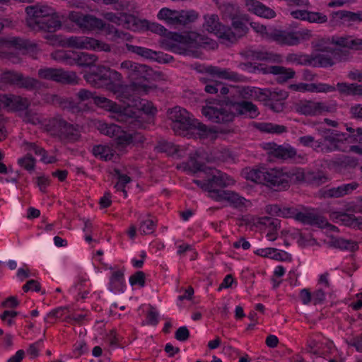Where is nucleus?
I'll return each mask as SVG.
<instances>
[{"mask_svg":"<svg viewBox=\"0 0 362 362\" xmlns=\"http://www.w3.org/2000/svg\"><path fill=\"white\" fill-rule=\"evenodd\" d=\"M218 106L206 105L202 107V113L214 123L226 124L235 117L255 119L259 115L257 106L250 100L226 97Z\"/></svg>","mask_w":362,"mask_h":362,"instance_id":"nucleus-1","label":"nucleus"},{"mask_svg":"<svg viewBox=\"0 0 362 362\" xmlns=\"http://www.w3.org/2000/svg\"><path fill=\"white\" fill-rule=\"evenodd\" d=\"M27 25L35 31L54 33L62 27L59 16L47 6H30L26 7Z\"/></svg>","mask_w":362,"mask_h":362,"instance_id":"nucleus-2","label":"nucleus"},{"mask_svg":"<svg viewBox=\"0 0 362 362\" xmlns=\"http://www.w3.org/2000/svg\"><path fill=\"white\" fill-rule=\"evenodd\" d=\"M168 117L172 121V128L177 134L187 132L192 134H196L199 138H205L211 130L204 124L197 119H191L189 113L180 107H175L168 111Z\"/></svg>","mask_w":362,"mask_h":362,"instance_id":"nucleus-3","label":"nucleus"},{"mask_svg":"<svg viewBox=\"0 0 362 362\" xmlns=\"http://www.w3.org/2000/svg\"><path fill=\"white\" fill-rule=\"evenodd\" d=\"M198 16V13L193 10L177 11L168 8H163L158 13L160 20H163L167 24L175 27L193 23Z\"/></svg>","mask_w":362,"mask_h":362,"instance_id":"nucleus-4","label":"nucleus"},{"mask_svg":"<svg viewBox=\"0 0 362 362\" xmlns=\"http://www.w3.org/2000/svg\"><path fill=\"white\" fill-rule=\"evenodd\" d=\"M322 140H317L314 150L317 152L329 153L340 150V144L348 140L346 135L336 130L324 128L319 129Z\"/></svg>","mask_w":362,"mask_h":362,"instance_id":"nucleus-5","label":"nucleus"},{"mask_svg":"<svg viewBox=\"0 0 362 362\" xmlns=\"http://www.w3.org/2000/svg\"><path fill=\"white\" fill-rule=\"evenodd\" d=\"M47 130L62 141H74L79 137L78 129L74 124L69 123L62 117H54L47 124Z\"/></svg>","mask_w":362,"mask_h":362,"instance_id":"nucleus-6","label":"nucleus"},{"mask_svg":"<svg viewBox=\"0 0 362 362\" xmlns=\"http://www.w3.org/2000/svg\"><path fill=\"white\" fill-rule=\"evenodd\" d=\"M68 18L83 31H100L105 26V23L102 19L93 15L83 13L80 11H70Z\"/></svg>","mask_w":362,"mask_h":362,"instance_id":"nucleus-7","label":"nucleus"},{"mask_svg":"<svg viewBox=\"0 0 362 362\" xmlns=\"http://www.w3.org/2000/svg\"><path fill=\"white\" fill-rule=\"evenodd\" d=\"M119 69L134 83L147 80L151 75L152 69L148 66L125 60L120 64Z\"/></svg>","mask_w":362,"mask_h":362,"instance_id":"nucleus-8","label":"nucleus"},{"mask_svg":"<svg viewBox=\"0 0 362 362\" xmlns=\"http://www.w3.org/2000/svg\"><path fill=\"white\" fill-rule=\"evenodd\" d=\"M272 36L278 44L293 46L298 45L301 41L308 40L311 37V32L307 29L296 32L281 30L275 31Z\"/></svg>","mask_w":362,"mask_h":362,"instance_id":"nucleus-9","label":"nucleus"},{"mask_svg":"<svg viewBox=\"0 0 362 362\" xmlns=\"http://www.w3.org/2000/svg\"><path fill=\"white\" fill-rule=\"evenodd\" d=\"M38 76L44 79L66 84L77 83L78 79L75 72L54 68L40 69L38 70Z\"/></svg>","mask_w":362,"mask_h":362,"instance_id":"nucleus-10","label":"nucleus"},{"mask_svg":"<svg viewBox=\"0 0 362 362\" xmlns=\"http://www.w3.org/2000/svg\"><path fill=\"white\" fill-rule=\"evenodd\" d=\"M38 76L44 79L66 84L77 83L78 79L75 72L54 68L40 69L38 70Z\"/></svg>","mask_w":362,"mask_h":362,"instance_id":"nucleus-11","label":"nucleus"},{"mask_svg":"<svg viewBox=\"0 0 362 362\" xmlns=\"http://www.w3.org/2000/svg\"><path fill=\"white\" fill-rule=\"evenodd\" d=\"M263 179V185L274 191L280 192L288 189L287 176L282 169H266Z\"/></svg>","mask_w":362,"mask_h":362,"instance_id":"nucleus-12","label":"nucleus"},{"mask_svg":"<svg viewBox=\"0 0 362 362\" xmlns=\"http://www.w3.org/2000/svg\"><path fill=\"white\" fill-rule=\"evenodd\" d=\"M211 171V177L208 179L209 197L211 199L213 192H224V187L233 184L234 180L228 176L226 173L216 169H209Z\"/></svg>","mask_w":362,"mask_h":362,"instance_id":"nucleus-13","label":"nucleus"},{"mask_svg":"<svg viewBox=\"0 0 362 362\" xmlns=\"http://www.w3.org/2000/svg\"><path fill=\"white\" fill-rule=\"evenodd\" d=\"M84 79L92 86L100 88H108L107 66L99 65L84 74Z\"/></svg>","mask_w":362,"mask_h":362,"instance_id":"nucleus-14","label":"nucleus"},{"mask_svg":"<svg viewBox=\"0 0 362 362\" xmlns=\"http://www.w3.org/2000/svg\"><path fill=\"white\" fill-rule=\"evenodd\" d=\"M0 104L4 108L13 112H22L30 106L28 98L16 95H0Z\"/></svg>","mask_w":362,"mask_h":362,"instance_id":"nucleus-15","label":"nucleus"},{"mask_svg":"<svg viewBox=\"0 0 362 362\" xmlns=\"http://www.w3.org/2000/svg\"><path fill=\"white\" fill-rule=\"evenodd\" d=\"M211 199L216 202H227L235 209L244 207L246 202L245 198L231 190L213 192Z\"/></svg>","mask_w":362,"mask_h":362,"instance_id":"nucleus-16","label":"nucleus"},{"mask_svg":"<svg viewBox=\"0 0 362 362\" xmlns=\"http://www.w3.org/2000/svg\"><path fill=\"white\" fill-rule=\"evenodd\" d=\"M205 71L211 76L233 82H243L245 81L244 76L232 71L229 69H221L215 66H209L205 68Z\"/></svg>","mask_w":362,"mask_h":362,"instance_id":"nucleus-17","label":"nucleus"},{"mask_svg":"<svg viewBox=\"0 0 362 362\" xmlns=\"http://www.w3.org/2000/svg\"><path fill=\"white\" fill-rule=\"evenodd\" d=\"M232 25L234 31H232L230 28L226 27L224 41L233 43L245 35L248 28L243 19L239 17H235L232 20Z\"/></svg>","mask_w":362,"mask_h":362,"instance_id":"nucleus-18","label":"nucleus"},{"mask_svg":"<svg viewBox=\"0 0 362 362\" xmlns=\"http://www.w3.org/2000/svg\"><path fill=\"white\" fill-rule=\"evenodd\" d=\"M358 164L356 158L349 156H341L335 159L330 160L328 165L337 173H343L345 170L354 169Z\"/></svg>","mask_w":362,"mask_h":362,"instance_id":"nucleus-19","label":"nucleus"},{"mask_svg":"<svg viewBox=\"0 0 362 362\" xmlns=\"http://www.w3.org/2000/svg\"><path fill=\"white\" fill-rule=\"evenodd\" d=\"M241 55L246 59H257L274 63H279L281 62V56L280 54L260 50H254L250 48L243 51Z\"/></svg>","mask_w":362,"mask_h":362,"instance_id":"nucleus-20","label":"nucleus"},{"mask_svg":"<svg viewBox=\"0 0 362 362\" xmlns=\"http://www.w3.org/2000/svg\"><path fill=\"white\" fill-rule=\"evenodd\" d=\"M104 18L114 23L119 25H122L127 29H133L138 25V18L133 15L127 14L125 13L117 15L112 12H108L104 14Z\"/></svg>","mask_w":362,"mask_h":362,"instance_id":"nucleus-21","label":"nucleus"},{"mask_svg":"<svg viewBox=\"0 0 362 362\" xmlns=\"http://www.w3.org/2000/svg\"><path fill=\"white\" fill-rule=\"evenodd\" d=\"M296 221L306 225L324 227L327 224L326 218L314 210L298 212L296 214Z\"/></svg>","mask_w":362,"mask_h":362,"instance_id":"nucleus-22","label":"nucleus"},{"mask_svg":"<svg viewBox=\"0 0 362 362\" xmlns=\"http://www.w3.org/2000/svg\"><path fill=\"white\" fill-rule=\"evenodd\" d=\"M126 47L129 52L134 53L147 59H152L158 62H164L165 63H168L170 61L169 59L163 57L162 52H158L148 48L130 44H126Z\"/></svg>","mask_w":362,"mask_h":362,"instance_id":"nucleus-23","label":"nucleus"},{"mask_svg":"<svg viewBox=\"0 0 362 362\" xmlns=\"http://www.w3.org/2000/svg\"><path fill=\"white\" fill-rule=\"evenodd\" d=\"M298 112L305 115H317L329 112V107L324 103L303 101L298 106Z\"/></svg>","mask_w":362,"mask_h":362,"instance_id":"nucleus-24","label":"nucleus"},{"mask_svg":"<svg viewBox=\"0 0 362 362\" xmlns=\"http://www.w3.org/2000/svg\"><path fill=\"white\" fill-rule=\"evenodd\" d=\"M205 23L204 28L209 33H214L218 38L224 40L226 33V26L219 23V18L217 15H211L205 16Z\"/></svg>","mask_w":362,"mask_h":362,"instance_id":"nucleus-25","label":"nucleus"},{"mask_svg":"<svg viewBox=\"0 0 362 362\" xmlns=\"http://www.w3.org/2000/svg\"><path fill=\"white\" fill-rule=\"evenodd\" d=\"M358 184L353 182L348 184H344L337 187H332L322 192V196L324 198H340L345 195L351 194L357 189Z\"/></svg>","mask_w":362,"mask_h":362,"instance_id":"nucleus-26","label":"nucleus"},{"mask_svg":"<svg viewBox=\"0 0 362 362\" xmlns=\"http://www.w3.org/2000/svg\"><path fill=\"white\" fill-rule=\"evenodd\" d=\"M328 42H329V39L322 40L317 45V49L321 52H330L332 54L333 59L337 60V62L346 61L349 59L350 56V51L344 47H337V48H331L325 45Z\"/></svg>","mask_w":362,"mask_h":362,"instance_id":"nucleus-27","label":"nucleus"},{"mask_svg":"<svg viewBox=\"0 0 362 362\" xmlns=\"http://www.w3.org/2000/svg\"><path fill=\"white\" fill-rule=\"evenodd\" d=\"M267 145V149L269 150V153L275 158L286 160L296 155V149L292 147H284L275 143H269Z\"/></svg>","mask_w":362,"mask_h":362,"instance_id":"nucleus-28","label":"nucleus"},{"mask_svg":"<svg viewBox=\"0 0 362 362\" xmlns=\"http://www.w3.org/2000/svg\"><path fill=\"white\" fill-rule=\"evenodd\" d=\"M248 10L255 14L265 18H272L276 16L275 11L262 3L256 0H248L246 3Z\"/></svg>","mask_w":362,"mask_h":362,"instance_id":"nucleus-29","label":"nucleus"},{"mask_svg":"<svg viewBox=\"0 0 362 362\" xmlns=\"http://www.w3.org/2000/svg\"><path fill=\"white\" fill-rule=\"evenodd\" d=\"M5 44L8 47H14L18 49H25L34 52L37 49V44L29 40L19 37H11L5 40Z\"/></svg>","mask_w":362,"mask_h":362,"instance_id":"nucleus-30","label":"nucleus"},{"mask_svg":"<svg viewBox=\"0 0 362 362\" xmlns=\"http://www.w3.org/2000/svg\"><path fill=\"white\" fill-rule=\"evenodd\" d=\"M90 37L87 36H71L62 40V45L64 47L76 49H88Z\"/></svg>","mask_w":362,"mask_h":362,"instance_id":"nucleus-31","label":"nucleus"},{"mask_svg":"<svg viewBox=\"0 0 362 362\" xmlns=\"http://www.w3.org/2000/svg\"><path fill=\"white\" fill-rule=\"evenodd\" d=\"M137 134H129L121 129V133H118L115 138V145L118 149H122L136 141Z\"/></svg>","mask_w":362,"mask_h":362,"instance_id":"nucleus-32","label":"nucleus"},{"mask_svg":"<svg viewBox=\"0 0 362 362\" xmlns=\"http://www.w3.org/2000/svg\"><path fill=\"white\" fill-rule=\"evenodd\" d=\"M115 112L117 114V119L119 122L127 123L130 127H134L139 122L136 112L129 108L122 110L120 107L119 111Z\"/></svg>","mask_w":362,"mask_h":362,"instance_id":"nucleus-33","label":"nucleus"},{"mask_svg":"<svg viewBox=\"0 0 362 362\" xmlns=\"http://www.w3.org/2000/svg\"><path fill=\"white\" fill-rule=\"evenodd\" d=\"M255 253L261 257H269L271 259L279 261L286 260L288 257V254L287 252H280L277 249L272 247L259 249L255 252Z\"/></svg>","mask_w":362,"mask_h":362,"instance_id":"nucleus-34","label":"nucleus"},{"mask_svg":"<svg viewBox=\"0 0 362 362\" xmlns=\"http://www.w3.org/2000/svg\"><path fill=\"white\" fill-rule=\"evenodd\" d=\"M266 168L251 169L245 168L242 171V175L247 180L252 181L256 183L263 184L264 172Z\"/></svg>","mask_w":362,"mask_h":362,"instance_id":"nucleus-35","label":"nucleus"},{"mask_svg":"<svg viewBox=\"0 0 362 362\" xmlns=\"http://www.w3.org/2000/svg\"><path fill=\"white\" fill-rule=\"evenodd\" d=\"M52 57L66 65H76V52L71 51H58L52 54Z\"/></svg>","mask_w":362,"mask_h":362,"instance_id":"nucleus-36","label":"nucleus"},{"mask_svg":"<svg viewBox=\"0 0 362 362\" xmlns=\"http://www.w3.org/2000/svg\"><path fill=\"white\" fill-rule=\"evenodd\" d=\"M139 28H145L146 30H151L153 33L161 35H165L167 31L164 26L157 23H151L145 19H138V25H136V27H134L133 29H137Z\"/></svg>","mask_w":362,"mask_h":362,"instance_id":"nucleus-37","label":"nucleus"},{"mask_svg":"<svg viewBox=\"0 0 362 362\" xmlns=\"http://www.w3.org/2000/svg\"><path fill=\"white\" fill-rule=\"evenodd\" d=\"M93 103L99 107L113 112H117L120 109V106L118 105L116 103L103 96H98L95 95V97L93 98Z\"/></svg>","mask_w":362,"mask_h":362,"instance_id":"nucleus-38","label":"nucleus"},{"mask_svg":"<svg viewBox=\"0 0 362 362\" xmlns=\"http://www.w3.org/2000/svg\"><path fill=\"white\" fill-rule=\"evenodd\" d=\"M334 64V61L330 56L318 54L310 57V65L315 67H329Z\"/></svg>","mask_w":362,"mask_h":362,"instance_id":"nucleus-39","label":"nucleus"},{"mask_svg":"<svg viewBox=\"0 0 362 362\" xmlns=\"http://www.w3.org/2000/svg\"><path fill=\"white\" fill-rule=\"evenodd\" d=\"M329 245L341 250H348L355 251L358 249L357 243L353 240H345L343 238H332Z\"/></svg>","mask_w":362,"mask_h":362,"instance_id":"nucleus-40","label":"nucleus"},{"mask_svg":"<svg viewBox=\"0 0 362 362\" xmlns=\"http://www.w3.org/2000/svg\"><path fill=\"white\" fill-rule=\"evenodd\" d=\"M97 128L100 133L112 138H115L118 133H121V127L112 123L99 122Z\"/></svg>","mask_w":362,"mask_h":362,"instance_id":"nucleus-41","label":"nucleus"},{"mask_svg":"<svg viewBox=\"0 0 362 362\" xmlns=\"http://www.w3.org/2000/svg\"><path fill=\"white\" fill-rule=\"evenodd\" d=\"M98 60V57L93 54L76 52V65L79 66H93Z\"/></svg>","mask_w":362,"mask_h":362,"instance_id":"nucleus-42","label":"nucleus"},{"mask_svg":"<svg viewBox=\"0 0 362 362\" xmlns=\"http://www.w3.org/2000/svg\"><path fill=\"white\" fill-rule=\"evenodd\" d=\"M285 175L287 176L288 188L291 183H297L305 180V175L300 168H292L287 171H284Z\"/></svg>","mask_w":362,"mask_h":362,"instance_id":"nucleus-43","label":"nucleus"},{"mask_svg":"<svg viewBox=\"0 0 362 362\" xmlns=\"http://www.w3.org/2000/svg\"><path fill=\"white\" fill-rule=\"evenodd\" d=\"M92 152L96 157H100L104 160H110L114 156V151L108 146L97 145L93 146Z\"/></svg>","mask_w":362,"mask_h":362,"instance_id":"nucleus-44","label":"nucleus"},{"mask_svg":"<svg viewBox=\"0 0 362 362\" xmlns=\"http://www.w3.org/2000/svg\"><path fill=\"white\" fill-rule=\"evenodd\" d=\"M20 78H21L19 79L17 86L18 88H25L29 90L40 88V83L36 78L30 76H25L22 73Z\"/></svg>","mask_w":362,"mask_h":362,"instance_id":"nucleus-45","label":"nucleus"},{"mask_svg":"<svg viewBox=\"0 0 362 362\" xmlns=\"http://www.w3.org/2000/svg\"><path fill=\"white\" fill-rule=\"evenodd\" d=\"M21 73L10 70L3 72L0 75V80L2 83L13 86H18Z\"/></svg>","mask_w":362,"mask_h":362,"instance_id":"nucleus-46","label":"nucleus"},{"mask_svg":"<svg viewBox=\"0 0 362 362\" xmlns=\"http://www.w3.org/2000/svg\"><path fill=\"white\" fill-rule=\"evenodd\" d=\"M334 218L341 221L343 224L347 226L356 227L357 226L358 218L353 214H349L342 212H335L333 214Z\"/></svg>","mask_w":362,"mask_h":362,"instance_id":"nucleus-47","label":"nucleus"},{"mask_svg":"<svg viewBox=\"0 0 362 362\" xmlns=\"http://www.w3.org/2000/svg\"><path fill=\"white\" fill-rule=\"evenodd\" d=\"M258 129L261 132L272 134H281L286 132L285 126L272 123H260L258 125Z\"/></svg>","mask_w":362,"mask_h":362,"instance_id":"nucleus-48","label":"nucleus"},{"mask_svg":"<svg viewBox=\"0 0 362 362\" xmlns=\"http://www.w3.org/2000/svg\"><path fill=\"white\" fill-rule=\"evenodd\" d=\"M88 49H91L98 52L103 51L105 52H110L111 46L110 45L103 41L97 40L93 37H90Z\"/></svg>","mask_w":362,"mask_h":362,"instance_id":"nucleus-49","label":"nucleus"},{"mask_svg":"<svg viewBox=\"0 0 362 362\" xmlns=\"http://www.w3.org/2000/svg\"><path fill=\"white\" fill-rule=\"evenodd\" d=\"M332 15L333 16H335L340 19L346 18L349 21L362 22V11L354 13L347 11H339L337 12L333 13Z\"/></svg>","mask_w":362,"mask_h":362,"instance_id":"nucleus-50","label":"nucleus"},{"mask_svg":"<svg viewBox=\"0 0 362 362\" xmlns=\"http://www.w3.org/2000/svg\"><path fill=\"white\" fill-rule=\"evenodd\" d=\"M305 180L310 185L318 187L325 183L327 178L322 173H309L305 175Z\"/></svg>","mask_w":362,"mask_h":362,"instance_id":"nucleus-51","label":"nucleus"},{"mask_svg":"<svg viewBox=\"0 0 362 362\" xmlns=\"http://www.w3.org/2000/svg\"><path fill=\"white\" fill-rule=\"evenodd\" d=\"M64 107L69 110L73 113H79L83 112L86 107V105H82L79 103V102L75 98H68L65 100L63 103Z\"/></svg>","mask_w":362,"mask_h":362,"instance_id":"nucleus-52","label":"nucleus"},{"mask_svg":"<svg viewBox=\"0 0 362 362\" xmlns=\"http://www.w3.org/2000/svg\"><path fill=\"white\" fill-rule=\"evenodd\" d=\"M276 67H279L281 70H279L280 73H276L274 75H278L276 81L279 83H284L286 82L288 80L293 78L295 76V71L292 69H287L286 67L281 66H277Z\"/></svg>","mask_w":362,"mask_h":362,"instance_id":"nucleus-53","label":"nucleus"},{"mask_svg":"<svg viewBox=\"0 0 362 362\" xmlns=\"http://www.w3.org/2000/svg\"><path fill=\"white\" fill-rule=\"evenodd\" d=\"M251 25L252 28H254V29H255V30L257 33H261L264 38L269 40L274 41V42H275V40L272 36V35H273V33L275 31H281V30H278V29L273 28H270L267 29V27L263 25H257V26H256V23H251Z\"/></svg>","mask_w":362,"mask_h":362,"instance_id":"nucleus-54","label":"nucleus"},{"mask_svg":"<svg viewBox=\"0 0 362 362\" xmlns=\"http://www.w3.org/2000/svg\"><path fill=\"white\" fill-rule=\"evenodd\" d=\"M156 226V222L153 220H142L139 224V230L141 235L152 234L155 230Z\"/></svg>","mask_w":362,"mask_h":362,"instance_id":"nucleus-55","label":"nucleus"},{"mask_svg":"<svg viewBox=\"0 0 362 362\" xmlns=\"http://www.w3.org/2000/svg\"><path fill=\"white\" fill-rule=\"evenodd\" d=\"M286 60L298 64L310 65V56L306 54H289L286 57Z\"/></svg>","mask_w":362,"mask_h":362,"instance_id":"nucleus-56","label":"nucleus"},{"mask_svg":"<svg viewBox=\"0 0 362 362\" xmlns=\"http://www.w3.org/2000/svg\"><path fill=\"white\" fill-rule=\"evenodd\" d=\"M288 96V93L285 90L276 89L272 91L270 90V93H269V103H282Z\"/></svg>","mask_w":362,"mask_h":362,"instance_id":"nucleus-57","label":"nucleus"},{"mask_svg":"<svg viewBox=\"0 0 362 362\" xmlns=\"http://www.w3.org/2000/svg\"><path fill=\"white\" fill-rule=\"evenodd\" d=\"M201 81L205 83L204 90L210 94H215L218 92L219 87L221 86V82L217 81L208 80L205 78H202Z\"/></svg>","mask_w":362,"mask_h":362,"instance_id":"nucleus-58","label":"nucleus"},{"mask_svg":"<svg viewBox=\"0 0 362 362\" xmlns=\"http://www.w3.org/2000/svg\"><path fill=\"white\" fill-rule=\"evenodd\" d=\"M18 163L25 170L30 171L35 168V159L28 153L25 157L19 158Z\"/></svg>","mask_w":362,"mask_h":362,"instance_id":"nucleus-59","label":"nucleus"},{"mask_svg":"<svg viewBox=\"0 0 362 362\" xmlns=\"http://www.w3.org/2000/svg\"><path fill=\"white\" fill-rule=\"evenodd\" d=\"M188 169L193 172V173H196L199 171H204L207 173V168L204 164L199 163L196 160V158L193 156L189 157V163H188Z\"/></svg>","mask_w":362,"mask_h":362,"instance_id":"nucleus-60","label":"nucleus"},{"mask_svg":"<svg viewBox=\"0 0 362 362\" xmlns=\"http://www.w3.org/2000/svg\"><path fill=\"white\" fill-rule=\"evenodd\" d=\"M95 97V93L91 92L87 89H81L76 94L75 98L81 105L82 103L88 101Z\"/></svg>","mask_w":362,"mask_h":362,"instance_id":"nucleus-61","label":"nucleus"},{"mask_svg":"<svg viewBox=\"0 0 362 362\" xmlns=\"http://www.w3.org/2000/svg\"><path fill=\"white\" fill-rule=\"evenodd\" d=\"M145 273L142 271H138L132 275L129 278V283L132 286L139 285L144 287L145 285Z\"/></svg>","mask_w":362,"mask_h":362,"instance_id":"nucleus-62","label":"nucleus"},{"mask_svg":"<svg viewBox=\"0 0 362 362\" xmlns=\"http://www.w3.org/2000/svg\"><path fill=\"white\" fill-rule=\"evenodd\" d=\"M221 11L223 16L231 20L237 17L238 9L235 6L231 4H224L221 6Z\"/></svg>","mask_w":362,"mask_h":362,"instance_id":"nucleus-63","label":"nucleus"},{"mask_svg":"<svg viewBox=\"0 0 362 362\" xmlns=\"http://www.w3.org/2000/svg\"><path fill=\"white\" fill-rule=\"evenodd\" d=\"M158 148L160 151L165 152L169 155H173L178 151L177 146L166 141H160L158 144Z\"/></svg>","mask_w":362,"mask_h":362,"instance_id":"nucleus-64","label":"nucleus"}]
</instances>
